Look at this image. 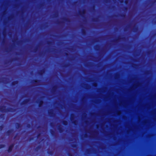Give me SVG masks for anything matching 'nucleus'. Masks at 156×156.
I'll use <instances>...</instances> for the list:
<instances>
[{"label":"nucleus","instance_id":"obj_2","mask_svg":"<svg viewBox=\"0 0 156 156\" xmlns=\"http://www.w3.org/2000/svg\"><path fill=\"white\" fill-rule=\"evenodd\" d=\"M65 125H66V123H64Z\"/></svg>","mask_w":156,"mask_h":156},{"label":"nucleus","instance_id":"obj_1","mask_svg":"<svg viewBox=\"0 0 156 156\" xmlns=\"http://www.w3.org/2000/svg\"><path fill=\"white\" fill-rule=\"evenodd\" d=\"M13 147L12 146H10L9 149V151H11L12 148Z\"/></svg>","mask_w":156,"mask_h":156}]
</instances>
